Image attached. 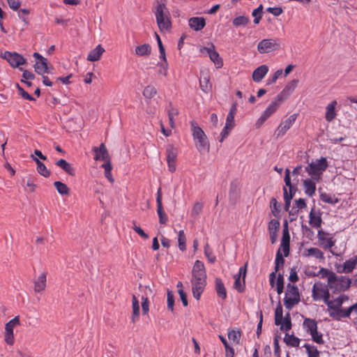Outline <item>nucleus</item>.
<instances>
[{
    "mask_svg": "<svg viewBox=\"0 0 357 357\" xmlns=\"http://www.w3.org/2000/svg\"><path fill=\"white\" fill-rule=\"evenodd\" d=\"M322 279H327V284L333 294L347 291L351 287V280L345 275H337L335 273L326 268H321Z\"/></svg>",
    "mask_w": 357,
    "mask_h": 357,
    "instance_id": "1",
    "label": "nucleus"
},
{
    "mask_svg": "<svg viewBox=\"0 0 357 357\" xmlns=\"http://www.w3.org/2000/svg\"><path fill=\"white\" fill-rule=\"evenodd\" d=\"M190 126L192 135L197 151L201 153L208 152L210 144L205 132L195 121H190Z\"/></svg>",
    "mask_w": 357,
    "mask_h": 357,
    "instance_id": "2",
    "label": "nucleus"
},
{
    "mask_svg": "<svg viewBox=\"0 0 357 357\" xmlns=\"http://www.w3.org/2000/svg\"><path fill=\"white\" fill-rule=\"evenodd\" d=\"M155 15L158 26L161 31H168L171 28L169 12L165 3H161L157 5Z\"/></svg>",
    "mask_w": 357,
    "mask_h": 357,
    "instance_id": "3",
    "label": "nucleus"
},
{
    "mask_svg": "<svg viewBox=\"0 0 357 357\" xmlns=\"http://www.w3.org/2000/svg\"><path fill=\"white\" fill-rule=\"evenodd\" d=\"M328 167V164L326 158L322 157L319 160L310 162L305 167V170L314 180L318 182Z\"/></svg>",
    "mask_w": 357,
    "mask_h": 357,
    "instance_id": "4",
    "label": "nucleus"
},
{
    "mask_svg": "<svg viewBox=\"0 0 357 357\" xmlns=\"http://www.w3.org/2000/svg\"><path fill=\"white\" fill-rule=\"evenodd\" d=\"M303 328L305 332L311 336L312 340L318 344H324L325 341L323 334L318 331V323L315 319L305 318L303 322Z\"/></svg>",
    "mask_w": 357,
    "mask_h": 357,
    "instance_id": "5",
    "label": "nucleus"
},
{
    "mask_svg": "<svg viewBox=\"0 0 357 357\" xmlns=\"http://www.w3.org/2000/svg\"><path fill=\"white\" fill-rule=\"evenodd\" d=\"M329 290L328 284H326L320 281L314 282L312 289V298L313 301L322 300L326 305L331 298Z\"/></svg>",
    "mask_w": 357,
    "mask_h": 357,
    "instance_id": "6",
    "label": "nucleus"
},
{
    "mask_svg": "<svg viewBox=\"0 0 357 357\" xmlns=\"http://www.w3.org/2000/svg\"><path fill=\"white\" fill-rule=\"evenodd\" d=\"M300 301V295L298 287L294 284H288L284 298V305L289 310Z\"/></svg>",
    "mask_w": 357,
    "mask_h": 357,
    "instance_id": "7",
    "label": "nucleus"
},
{
    "mask_svg": "<svg viewBox=\"0 0 357 357\" xmlns=\"http://www.w3.org/2000/svg\"><path fill=\"white\" fill-rule=\"evenodd\" d=\"M282 314V307L279 303L275 311V324L277 326L280 325L281 331H289L291 330L292 326L290 314L289 312H287L284 317H283Z\"/></svg>",
    "mask_w": 357,
    "mask_h": 357,
    "instance_id": "8",
    "label": "nucleus"
},
{
    "mask_svg": "<svg viewBox=\"0 0 357 357\" xmlns=\"http://www.w3.org/2000/svg\"><path fill=\"white\" fill-rule=\"evenodd\" d=\"M279 40L275 38L263 39L257 45V50L260 54H266L279 50Z\"/></svg>",
    "mask_w": 357,
    "mask_h": 357,
    "instance_id": "9",
    "label": "nucleus"
},
{
    "mask_svg": "<svg viewBox=\"0 0 357 357\" xmlns=\"http://www.w3.org/2000/svg\"><path fill=\"white\" fill-rule=\"evenodd\" d=\"M282 103V102L279 101L275 97L258 119L256 125L258 127H260L273 114L277 111Z\"/></svg>",
    "mask_w": 357,
    "mask_h": 357,
    "instance_id": "10",
    "label": "nucleus"
},
{
    "mask_svg": "<svg viewBox=\"0 0 357 357\" xmlns=\"http://www.w3.org/2000/svg\"><path fill=\"white\" fill-rule=\"evenodd\" d=\"M20 325V317L16 316L5 326V342L8 345H13L14 344V328Z\"/></svg>",
    "mask_w": 357,
    "mask_h": 357,
    "instance_id": "11",
    "label": "nucleus"
},
{
    "mask_svg": "<svg viewBox=\"0 0 357 357\" xmlns=\"http://www.w3.org/2000/svg\"><path fill=\"white\" fill-rule=\"evenodd\" d=\"M200 52L203 54H207L217 68H221L222 66V60L219 54L215 51V46L213 44H211L209 47L201 48Z\"/></svg>",
    "mask_w": 357,
    "mask_h": 357,
    "instance_id": "12",
    "label": "nucleus"
},
{
    "mask_svg": "<svg viewBox=\"0 0 357 357\" xmlns=\"http://www.w3.org/2000/svg\"><path fill=\"white\" fill-rule=\"evenodd\" d=\"M191 283L193 296L199 300L206 285V278H192Z\"/></svg>",
    "mask_w": 357,
    "mask_h": 357,
    "instance_id": "13",
    "label": "nucleus"
},
{
    "mask_svg": "<svg viewBox=\"0 0 357 357\" xmlns=\"http://www.w3.org/2000/svg\"><path fill=\"white\" fill-rule=\"evenodd\" d=\"M2 57L6 59L13 68H18L20 66L24 64L26 62V60L24 59V57L17 52H10L6 51L3 53Z\"/></svg>",
    "mask_w": 357,
    "mask_h": 357,
    "instance_id": "14",
    "label": "nucleus"
},
{
    "mask_svg": "<svg viewBox=\"0 0 357 357\" xmlns=\"http://www.w3.org/2000/svg\"><path fill=\"white\" fill-rule=\"evenodd\" d=\"M33 56L36 59L34 65L35 71L40 75L48 73L47 59L38 52H34Z\"/></svg>",
    "mask_w": 357,
    "mask_h": 357,
    "instance_id": "15",
    "label": "nucleus"
},
{
    "mask_svg": "<svg viewBox=\"0 0 357 357\" xmlns=\"http://www.w3.org/2000/svg\"><path fill=\"white\" fill-rule=\"evenodd\" d=\"M298 80L293 79L291 82H288L283 90L277 95L276 98L278 100L282 102L287 99L295 90L297 86Z\"/></svg>",
    "mask_w": 357,
    "mask_h": 357,
    "instance_id": "16",
    "label": "nucleus"
},
{
    "mask_svg": "<svg viewBox=\"0 0 357 357\" xmlns=\"http://www.w3.org/2000/svg\"><path fill=\"white\" fill-rule=\"evenodd\" d=\"M357 267V255L346 260L343 265L337 267V272L339 273H351Z\"/></svg>",
    "mask_w": 357,
    "mask_h": 357,
    "instance_id": "17",
    "label": "nucleus"
},
{
    "mask_svg": "<svg viewBox=\"0 0 357 357\" xmlns=\"http://www.w3.org/2000/svg\"><path fill=\"white\" fill-rule=\"evenodd\" d=\"M328 234L322 229L318 230L317 238L320 243V245L324 249H331L335 245V240L332 237H328Z\"/></svg>",
    "mask_w": 357,
    "mask_h": 357,
    "instance_id": "18",
    "label": "nucleus"
},
{
    "mask_svg": "<svg viewBox=\"0 0 357 357\" xmlns=\"http://www.w3.org/2000/svg\"><path fill=\"white\" fill-rule=\"evenodd\" d=\"M156 203H157V213L159 217V222L162 225H165L168 220V218L165 212L164 211L162 204V194L161 188H159L156 195Z\"/></svg>",
    "mask_w": 357,
    "mask_h": 357,
    "instance_id": "19",
    "label": "nucleus"
},
{
    "mask_svg": "<svg viewBox=\"0 0 357 357\" xmlns=\"http://www.w3.org/2000/svg\"><path fill=\"white\" fill-rule=\"evenodd\" d=\"M296 119V114L291 115L284 122H282L277 128L276 135L277 137L283 136L287 131L293 126Z\"/></svg>",
    "mask_w": 357,
    "mask_h": 357,
    "instance_id": "20",
    "label": "nucleus"
},
{
    "mask_svg": "<svg viewBox=\"0 0 357 357\" xmlns=\"http://www.w3.org/2000/svg\"><path fill=\"white\" fill-rule=\"evenodd\" d=\"M309 224L315 229L321 227L322 224L321 213L313 207L309 213Z\"/></svg>",
    "mask_w": 357,
    "mask_h": 357,
    "instance_id": "21",
    "label": "nucleus"
},
{
    "mask_svg": "<svg viewBox=\"0 0 357 357\" xmlns=\"http://www.w3.org/2000/svg\"><path fill=\"white\" fill-rule=\"evenodd\" d=\"M329 316L334 320L340 321L342 319L350 317L347 308H334L328 310Z\"/></svg>",
    "mask_w": 357,
    "mask_h": 357,
    "instance_id": "22",
    "label": "nucleus"
},
{
    "mask_svg": "<svg viewBox=\"0 0 357 357\" xmlns=\"http://www.w3.org/2000/svg\"><path fill=\"white\" fill-rule=\"evenodd\" d=\"M206 278L204 264L199 260H196L192 270V278Z\"/></svg>",
    "mask_w": 357,
    "mask_h": 357,
    "instance_id": "23",
    "label": "nucleus"
},
{
    "mask_svg": "<svg viewBox=\"0 0 357 357\" xmlns=\"http://www.w3.org/2000/svg\"><path fill=\"white\" fill-rule=\"evenodd\" d=\"M93 151L95 153L94 159L96 160H107L109 158L108 151L105 145L102 143L99 147L94 146Z\"/></svg>",
    "mask_w": 357,
    "mask_h": 357,
    "instance_id": "24",
    "label": "nucleus"
},
{
    "mask_svg": "<svg viewBox=\"0 0 357 357\" xmlns=\"http://www.w3.org/2000/svg\"><path fill=\"white\" fill-rule=\"evenodd\" d=\"M349 300L348 296L345 294H341L333 300H328L327 302V307L329 309L339 308L341 307L345 301Z\"/></svg>",
    "mask_w": 357,
    "mask_h": 357,
    "instance_id": "25",
    "label": "nucleus"
},
{
    "mask_svg": "<svg viewBox=\"0 0 357 357\" xmlns=\"http://www.w3.org/2000/svg\"><path fill=\"white\" fill-rule=\"evenodd\" d=\"M268 71V68L266 65H261L257 68L252 73V79L255 82H261Z\"/></svg>",
    "mask_w": 357,
    "mask_h": 357,
    "instance_id": "26",
    "label": "nucleus"
},
{
    "mask_svg": "<svg viewBox=\"0 0 357 357\" xmlns=\"http://www.w3.org/2000/svg\"><path fill=\"white\" fill-rule=\"evenodd\" d=\"M315 180L312 178H306L303 181V188L305 193L309 196L312 197L315 194L316 191V183Z\"/></svg>",
    "mask_w": 357,
    "mask_h": 357,
    "instance_id": "27",
    "label": "nucleus"
},
{
    "mask_svg": "<svg viewBox=\"0 0 357 357\" xmlns=\"http://www.w3.org/2000/svg\"><path fill=\"white\" fill-rule=\"evenodd\" d=\"M104 52L105 49L100 45H98L89 52L86 59L89 61H97L100 59Z\"/></svg>",
    "mask_w": 357,
    "mask_h": 357,
    "instance_id": "28",
    "label": "nucleus"
},
{
    "mask_svg": "<svg viewBox=\"0 0 357 357\" xmlns=\"http://www.w3.org/2000/svg\"><path fill=\"white\" fill-rule=\"evenodd\" d=\"M199 85L201 89L205 93H208L211 90L212 84L210 82V77L208 73H202Z\"/></svg>",
    "mask_w": 357,
    "mask_h": 357,
    "instance_id": "29",
    "label": "nucleus"
},
{
    "mask_svg": "<svg viewBox=\"0 0 357 357\" xmlns=\"http://www.w3.org/2000/svg\"><path fill=\"white\" fill-rule=\"evenodd\" d=\"M205 25L206 22L203 17H194L189 20V26L195 31H197L202 30Z\"/></svg>",
    "mask_w": 357,
    "mask_h": 357,
    "instance_id": "30",
    "label": "nucleus"
},
{
    "mask_svg": "<svg viewBox=\"0 0 357 357\" xmlns=\"http://www.w3.org/2000/svg\"><path fill=\"white\" fill-rule=\"evenodd\" d=\"M215 289L219 298L225 300L227 298V290L220 278H215Z\"/></svg>",
    "mask_w": 357,
    "mask_h": 357,
    "instance_id": "31",
    "label": "nucleus"
},
{
    "mask_svg": "<svg viewBox=\"0 0 357 357\" xmlns=\"http://www.w3.org/2000/svg\"><path fill=\"white\" fill-rule=\"evenodd\" d=\"M56 165L61 169H62L68 174L73 176L75 175V168L72 166L71 164L68 162L66 160L60 159L56 161Z\"/></svg>",
    "mask_w": 357,
    "mask_h": 357,
    "instance_id": "32",
    "label": "nucleus"
},
{
    "mask_svg": "<svg viewBox=\"0 0 357 357\" xmlns=\"http://www.w3.org/2000/svg\"><path fill=\"white\" fill-rule=\"evenodd\" d=\"M337 101L333 100L326 106L325 118L328 122L332 121L336 116L335 107Z\"/></svg>",
    "mask_w": 357,
    "mask_h": 357,
    "instance_id": "33",
    "label": "nucleus"
},
{
    "mask_svg": "<svg viewBox=\"0 0 357 357\" xmlns=\"http://www.w3.org/2000/svg\"><path fill=\"white\" fill-rule=\"evenodd\" d=\"M46 287V273H41L38 279L34 282V290L40 292L45 290Z\"/></svg>",
    "mask_w": 357,
    "mask_h": 357,
    "instance_id": "34",
    "label": "nucleus"
},
{
    "mask_svg": "<svg viewBox=\"0 0 357 357\" xmlns=\"http://www.w3.org/2000/svg\"><path fill=\"white\" fill-rule=\"evenodd\" d=\"M303 255L307 257H312L317 259H324L323 252L317 248H310L306 249L303 253Z\"/></svg>",
    "mask_w": 357,
    "mask_h": 357,
    "instance_id": "35",
    "label": "nucleus"
},
{
    "mask_svg": "<svg viewBox=\"0 0 357 357\" xmlns=\"http://www.w3.org/2000/svg\"><path fill=\"white\" fill-rule=\"evenodd\" d=\"M31 157L37 165L38 172L45 178L49 177L50 176V172L47 169L45 164L40 161L37 158L34 157L33 155Z\"/></svg>",
    "mask_w": 357,
    "mask_h": 357,
    "instance_id": "36",
    "label": "nucleus"
},
{
    "mask_svg": "<svg viewBox=\"0 0 357 357\" xmlns=\"http://www.w3.org/2000/svg\"><path fill=\"white\" fill-rule=\"evenodd\" d=\"M132 314L131 319H132V321L133 323H135L139 318V311H140L139 301L135 295L132 296Z\"/></svg>",
    "mask_w": 357,
    "mask_h": 357,
    "instance_id": "37",
    "label": "nucleus"
},
{
    "mask_svg": "<svg viewBox=\"0 0 357 357\" xmlns=\"http://www.w3.org/2000/svg\"><path fill=\"white\" fill-rule=\"evenodd\" d=\"M303 347L305 348L307 357H320V351H318L317 347L314 344L305 343Z\"/></svg>",
    "mask_w": 357,
    "mask_h": 357,
    "instance_id": "38",
    "label": "nucleus"
},
{
    "mask_svg": "<svg viewBox=\"0 0 357 357\" xmlns=\"http://www.w3.org/2000/svg\"><path fill=\"white\" fill-rule=\"evenodd\" d=\"M284 342L289 346L298 347L301 340L296 337L294 334L289 335L286 333L284 337Z\"/></svg>",
    "mask_w": 357,
    "mask_h": 357,
    "instance_id": "39",
    "label": "nucleus"
},
{
    "mask_svg": "<svg viewBox=\"0 0 357 357\" xmlns=\"http://www.w3.org/2000/svg\"><path fill=\"white\" fill-rule=\"evenodd\" d=\"M167 160L176 162L178 151L172 144H169L166 149Z\"/></svg>",
    "mask_w": 357,
    "mask_h": 357,
    "instance_id": "40",
    "label": "nucleus"
},
{
    "mask_svg": "<svg viewBox=\"0 0 357 357\" xmlns=\"http://www.w3.org/2000/svg\"><path fill=\"white\" fill-rule=\"evenodd\" d=\"M151 48L149 44H144L136 47L135 53L140 56H148L151 54Z\"/></svg>",
    "mask_w": 357,
    "mask_h": 357,
    "instance_id": "41",
    "label": "nucleus"
},
{
    "mask_svg": "<svg viewBox=\"0 0 357 357\" xmlns=\"http://www.w3.org/2000/svg\"><path fill=\"white\" fill-rule=\"evenodd\" d=\"M54 185L60 195H66L69 194V188L65 183L61 181H55Z\"/></svg>",
    "mask_w": 357,
    "mask_h": 357,
    "instance_id": "42",
    "label": "nucleus"
},
{
    "mask_svg": "<svg viewBox=\"0 0 357 357\" xmlns=\"http://www.w3.org/2000/svg\"><path fill=\"white\" fill-rule=\"evenodd\" d=\"M250 22V18L248 17L242 15L235 17L233 21V25L236 27H238L241 26H245Z\"/></svg>",
    "mask_w": 357,
    "mask_h": 357,
    "instance_id": "43",
    "label": "nucleus"
},
{
    "mask_svg": "<svg viewBox=\"0 0 357 357\" xmlns=\"http://www.w3.org/2000/svg\"><path fill=\"white\" fill-rule=\"evenodd\" d=\"M178 243L179 250L185 251L186 250V237L183 230H180L178 232Z\"/></svg>",
    "mask_w": 357,
    "mask_h": 357,
    "instance_id": "44",
    "label": "nucleus"
},
{
    "mask_svg": "<svg viewBox=\"0 0 357 357\" xmlns=\"http://www.w3.org/2000/svg\"><path fill=\"white\" fill-rule=\"evenodd\" d=\"M157 93L156 89L151 85L146 86L143 91V96L146 99H151Z\"/></svg>",
    "mask_w": 357,
    "mask_h": 357,
    "instance_id": "45",
    "label": "nucleus"
},
{
    "mask_svg": "<svg viewBox=\"0 0 357 357\" xmlns=\"http://www.w3.org/2000/svg\"><path fill=\"white\" fill-rule=\"evenodd\" d=\"M316 269H317L316 266L307 267L305 269L304 273H305V275L309 278H313V277L317 276V277H319L320 278H322L323 275L321 273V268L319 269V271L318 272L315 271Z\"/></svg>",
    "mask_w": 357,
    "mask_h": 357,
    "instance_id": "46",
    "label": "nucleus"
},
{
    "mask_svg": "<svg viewBox=\"0 0 357 357\" xmlns=\"http://www.w3.org/2000/svg\"><path fill=\"white\" fill-rule=\"evenodd\" d=\"M320 199L322 202L331 204H335L338 202V199L335 195H331L327 193H321L320 195Z\"/></svg>",
    "mask_w": 357,
    "mask_h": 357,
    "instance_id": "47",
    "label": "nucleus"
},
{
    "mask_svg": "<svg viewBox=\"0 0 357 357\" xmlns=\"http://www.w3.org/2000/svg\"><path fill=\"white\" fill-rule=\"evenodd\" d=\"M280 228V222L278 220L273 219L268 222V229L270 233V235H275L276 232L278 231Z\"/></svg>",
    "mask_w": 357,
    "mask_h": 357,
    "instance_id": "48",
    "label": "nucleus"
},
{
    "mask_svg": "<svg viewBox=\"0 0 357 357\" xmlns=\"http://www.w3.org/2000/svg\"><path fill=\"white\" fill-rule=\"evenodd\" d=\"M263 5L260 4L256 9H255L252 13V15L255 17L254 19V23L255 24H259L260 20L261 19V14L263 12Z\"/></svg>",
    "mask_w": 357,
    "mask_h": 357,
    "instance_id": "49",
    "label": "nucleus"
},
{
    "mask_svg": "<svg viewBox=\"0 0 357 357\" xmlns=\"http://www.w3.org/2000/svg\"><path fill=\"white\" fill-rule=\"evenodd\" d=\"M204 255L210 263L213 264L215 261L216 257L213 254V251L208 244H206L204 246Z\"/></svg>",
    "mask_w": 357,
    "mask_h": 357,
    "instance_id": "50",
    "label": "nucleus"
},
{
    "mask_svg": "<svg viewBox=\"0 0 357 357\" xmlns=\"http://www.w3.org/2000/svg\"><path fill=\"white\" fill-rule=\"evenodd\" d=\"M235 282L234 284V288L238 291V292H243L245 289V280L243 278V282L241 281V278L237 275H234Z\"/></svg>",
    "mask_w": 357,
    "mask_h": 357,
    "instance_id": "51",
    "label": "nucleus"
},
{
    "mask_svg": "<svg viewBox=\"0 0 357 357\" xmlns=\"http://www.w3.org/2000/svg\"><path fill=\"white\" fill-rule=\"evenodd\" d=\"M283 191H284V209L286 211H289V207H290L291 200L293 197V194H292V192H289V194H288L286 188H283Z\"/></svg>",
    "mask_w": 357,
    "mask_h": 357,
    "instance_id": "52",
    "label": "nucleus"
},
{
    "mask_svg": "<svg viewBox=\"0 0 357 357\" xmlns=\"http://www.w3.org/2000/svg\"><path fill=\"white\" fill-rule=\"evenodd\" d=\"M228 338L238 344L241 339V332L239 331L231 330L228 333Z\"/></svg>",
    "mask_w": 357,
    "mask_h": 357,
    "instance_id": "53",
    "label": "nucleus"
},
{
    "mask_svg": "<svg viewBox=\"0 0 357 357\" xmlns=\"http://www.w3.org/2000/svg\"><path fill=\"white\" fill-rule=\"evenodd\" d=\"M284 263V259L282 257V255L280 252V250L279 249L276 253L275 260V272H277L279 269L280 266H283Z\"/></svg>",
    "mask_w": 357,
    "mask_h": 357,
    "instance_id": "54",
    "label": "nucleus"
},
{
    "mask_svg": "<svg viewBox=\"0 0 357 357\" xmlns=\"http://www.w3.org/2000/svg\"><path fill=\"white\" fill-rule=\"evenodd\" d=\"M276 289L278 294H281L284 289V278L280 273L278 274V279L276 281Z\"/></svg>",
    "mask_w": 357,
    "mask_h": 357,
    "instance_id": "55",
    "label": "nucleus"
},
{
    "mask_svg": "<svg viewBox=\"0 0 357 357\" xmlns=\"http://www.w3.org/2000/svg\"><path fill=\"white\" fill-rule=\"evenodd\" d=\"M155 36H156V40H157V43H158V48H159L160 59L161 60H165L166 54H165V47L162 43L160 36L157 33H155Z\"/></svg>",
    "mask_w": 357,
    "mask_h": 357,
    "instance_id": "56",
    "label": "nucleus"
},
{
    "mask_svg": "<svg viewBox=\"0 0 357 357\" xmlns=\"http://www.w3.org/2000/svg\"><path fill=\"white\" fill-rule=\"evenodd\" d=\"M239 190L237 185L231 183L229 189V197L231 199H236L238 197Z\"/></svg>",
    "mask_w": 357,
    "mask_h": 357,
    "instance_id": "57",
    "label": "nucleus"
},
{
    "mask_svg": "<svg viewBox=\"0 0 357 357\" xmlns=\"http://www.w3.org/2000/svg\"><path fill=\"white\" fill-rule=\"evenodd\" d=\"M162 61V63H158V66H159L158 73L164 76H166L167 74L168 64L166 59L165 60Z\"/></svg>",
    "mask_w": 357,
    "mask_h": 357,
    "instance_id": "58",
    "label": "nucleus"
},
{
    "mask_svg": "<svg viewBox=\"0 0 357 357\" xmlns=\"http://www.w3.org/2000/svg\"><path fill=\"white\" fill-rule=\"evenodd\" d=\"M270 204H271V208L273 215L275 217H277L279 214V210H278V203L276 199L273 197L271 199Z\"/></svg>",
    "mask_w": 357,
    "mask_h": 357,
    "instance_id": "59",
    "label": "nucleus"
},
{
    "mask_svg": "<svg viewBox=\"0 0 357 357\" xmlns=\"http://www.w3.org/2000/svg\"><path fill=\"white\" fill-rule=\"evenodd\" d=\"M203 205L199 202H197L193 206L192 209L191 215L193 217H197L202 211Z\"/></svg>",
    "mask_w": 357,
    "mask_h": 357,
    "instance_id": "60",
    "label": "nucleus"
},
{
    "mask_svg": "<svg viewBox=\"0 0 357 357\" xmlns=\"http://www.w3.org/2000/svg\"><path fill=\"white\" fill-rule=\"evenodd\" d=\"M132 228L142 238H144V239L149 238V235L146 233H145L141 227L136 225V224L135 222H133V226Z\"/></svg>",
    "mask_w": 357,
    "mask_h": 357,
    "instance_id": "61",
    "label": "nucleus"
},
{
    "mask_svg": "<svg viewBox=\"0 0 357 357\" xmlns=\"http://www.w3.org/2000/svg\"><path fill=\"white\" fill-rule=\"evenodd\" d=\"M17 88L18 89L19 93L22 96L23 98L28 100H35V99L26 91H25L24 89L22 86H20L18 84H17Z\"/></svg>",
    "mask_w": 357,
    "mask_h": 357,
    "instance_id": "62",
    "label": "nucleus"
},
{
    "mask_svg": "<svg viewBox=\"0 0 357 357\" xmlns=\"http://www.w3.org/2000/svg\"><path fill=\"white\" fill-rule=\"evenodd\" d=\"M167 308L168 310L173 311L174 305V297L172 293L169 291H167Z\"/></svg>",
    "mask_w": 357,
    "mask_h": 357,
    "instance_id": "63",
    "label": "nucleus"
},
{
    "mask_svg": "<svg viewBox=\"0 0 357 357\" xmlns=\"http://www.w3.org/2000/svg\"><path fill=\"white\" fill-rule=\"evenodd\" d=\"M266 11L273 14L274 16H279L282 13V8L281 7H268Z\"/></svg>",
    "mask_w": 357,
    "mask_h": 357,
    "instance_id": "64",
    "label": "nucleus"
}]
</instances>
